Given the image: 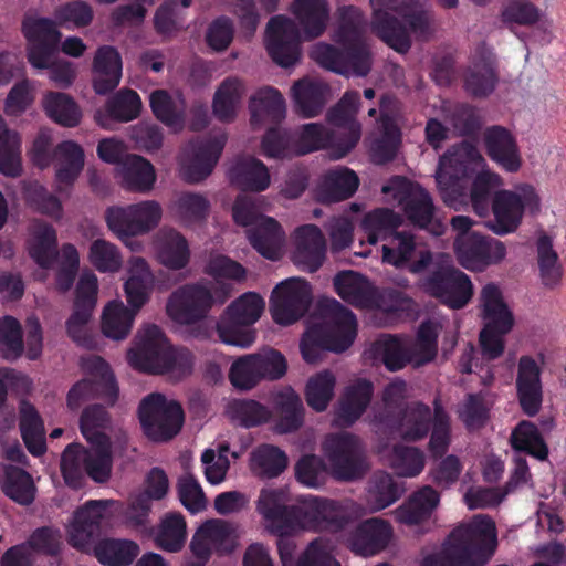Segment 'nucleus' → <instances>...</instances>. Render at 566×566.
Returning a JSON list of instances; mask_svg holds the SVG:
<instances>
[{
  "label": "nucleus",
  "instance_id": "4468645a",
  "mask_svg": "<svg viewBox=\"0 0 566 566\" xmlns=\"http://www.w3.org/2000/svg\"><path fill=\"white\" fill-rule=\"evenodd\" d=\"M163 210L155 200L123 207H111L106 210L105 220L108 229L122 241L144 234L156 228L161 219Z\"/></svg>",
  "mask_w": 566,
  "mask_h": 566
},
{
  "label": "nucleus",
  "instance_id": "bf43d9fd",
  "mask_svg": "<svg viewBox=\"0 0 566 566\" xmlns=\"http://www.w3.org/2000/svg\"><path fill=\"white\" fill-rule=\"evenodd\" d=\"M0 172L7 177H18L22 172L21 164V137L6 127L0 118Z\"/></svg>",
  "mask_w": 566,
  "mask_h": 566
},
{
  "label": "nucleus",
  "instance_id": "c9c22d12",
  "mask_svg": "<svg viewBox=\"0 0 566 566\" xmlns=\"http://www.w3.org/2000/svg\"><path fill=\"white\" fill-rule=\"evenodd\" d=\"M392 96L385 94L380 97L381 135L373 146V158L377 164H387L395 159L401 143V132L395 120L386 114Z\"/></svg>",
  "mask_w": 566,
  "mask_h": 566
},
{
  "label": "nucleus",
  "instance_id": "b1692460",
  "mask_svg": "<svg viewBox=\"0 0 566 566\" xmlns=\"http://www.w3.org/2000/svg\"><path fill=\"white\" fill-rule=\"evenodd\" d=\"M296 503L301 531L322 532L342 527L344 518L338 502L304 495Z\"/></svg>",
  "mask_w": 566,
  "mask_h": 566
},
{
  "label": "nucleus",
  "instance_id": "4d7b16f0",
  "mask_svg": "<svg viewBox=\"0 0 566 566\" xmlns=\"http://www.w3.org/2000/svg\"><path fill=\"white\" fill-rule=\"evenodd\" d=\"M355 117L352 112L340 107L338 103L327 112L326 118L331 125L347 129L346 135L337 140V159L350 153L360 139V125Z\"/></svg>",
  "mask_w": 566,
  "mask_h": 566
},
{
  "label": "nucleus",
  "instance_id": "6e6d98bb",
  "mask_svg": "<svg viewBox=\"0 0 566 566\" xmlns=\"http://www.w3.org/2000/svg\"><path fill=\"white\" fill-rule=\"evenodd\" d=\"M433 423L431 408L423 402H416L403 413L400 434L405 441L416 442L426 438Z\"/></svg>",
  "mask_w": 566,
  "mask_h": 566
},
{
  "label": "nucleus",
  "instance_id": "79ce46f5",
  "mask_svg": "<svg viewBox=\"0 0 566 566\" xmlns=\"http://www.w3.org/2000/svg\"><path fill=\"white\" fill-rule=\"evenodd\" d=\"M440 502V494L430 485L413 492L398 509V520L406 525H417L428 520Z\"/></svg>",
  "mask_w": 566,
  "mask_h": 566
},
{
  "label": "nucleus",
  "instance_id": "7c9ffc66",
  "mask_svg": "<svg viewBox=\"0 0 566 566\" xmlns=\"http://www.w3.org/2000/svg\"><path fill=\"white\" fill-rule=\"evenodd\" d=\"M480 317L484 328L511 332L515 324L513 312L504 301L502 291L494 283H488L481 290Z\"/></svg>",
  "mask_w": 566,
  "mask_h": 566
},
{
  "label": "nucleus",
  "instance_id": "864d4df0",
  "mask_svg": "<svg viewBox=\"0 0 566 566\" xmlns=\"http://www.w3.org/2000/svg\"><path fill=\"white\" fill-rule=\"evenodd\" d=\"M96 443H90L86 454L85 473L96 483L109 480L113 467L112 442L108 436H99Z\"/></svg>",
  "mask_w": 566,
  "mask_h": 566
},
{
  "label": "nucleus",
  "instance_id": "4c0bfd02",
  "mask_svg": "<svg viewBox=\"0 0 566 566\" xmlns=\"http://www.w3.org/2000/svg\"><path fill=\"white\" fill-rule=\"evenodd\" d=\"M232 185L244 191L260 192L270 185L266 166L254 157H241L229 169Z\"/></svg>",
  "mask_w": 566,
  "mask_h": 566
},
{
  "label": "nucleus",
  "instance_id": "a211bd4d",
  "mask_svg": "<svg viewBox=\"0 0 566 566\" xmlns=\"http://www.w3.org/2000/svg\"><path fill=\"white\" fill-rule=\"evenodd\" d=\"M98 283L94 273H83L75 290L74 310L66 321L67 335L77 345L90 348L93 339L87 331L97 302Z\"/></svg>",
  "mask_w": 566,
  "mask_h": 566
},
{
  "label": "nucleus",
  "instance_id": "473e14b6",
  "mask_svg": "<svg viewBox=\"0 0 566 566\" xmlns=\"http://www.w3.org/2000/svg\"><path fill=\"white\" fill-rule=\"evenodd\" d=\"M333 284L335 292L344 302L357 308L371 310L376 287L363 274L342 271L335 275Z\"/></svg>",
  "mask_w": 566,
  "mask_h": 566
},
{
  "label": "nucleus",
  "instance_id": "412c9836",
  "mask_svg": "<svg viewBox=\"0 0 566 566\" xmlns=\"http://www.w3.org/2000/svg\"><path fill=\"white\" fill-rule=\"evenodd\" d=\"M382 244V261L397 269L407 268L412 274H421L432 263V252L428 249H417L413 234L406 231H395Z\"/></svg>",
  "mask_w": 566,
  "mask_h": 566
},
{
  "label": "nucleus",
  "instance_id": "f704fd0d",
  "mask_svg": "<svg viewBox=\"0 0 566 566\" xmlns=\"http://www.w3.org/2000/svg\"><path fill=\"white\" fill-rule=\"evenodd\" d=\"M252 126L280 124L286 115L285 99L279 90L265 87L256 92L249 103Z\"/></svg>",
  "mask_w": 566,
  "mask_h": 566
},
{
  "label": "nucleus",
  "instance_id": "0eeeda50",
  "mask_svg": "<svg viewBox=\"0 0 566 566\" xmlns=\"http://www.w3.org/2000/svg\"><path fill=\"white\" fill-rule=\"evenodd\" d=\"M418 281L419 289L452 308H463L473 296L470 277L450 263L433 262Z\"/></svg>",
  "mask_w": 566,
  "mask_h": 566
},
{
  "label": "nucleus",
  "instance_id": "393cba45",
  "mask_svg": "<svg viewBox=\"0 0 566 566\" xmlns=\"http://www.w3.org/2000/svg\"><path fill=\"white\" fill-rule=\"evenodd\" d=\"M226 145V136L205 137L189 145L191 156L182 166V177L187 182L196 184L211 175Z\"/></svg>",
  "mask_w": 566,
  "mask_h": 566
},
{
  "label": "nucleus",
  "instance_id": "dca6fc26",
  "mask_svg": "<svg viewBox=\"0 0 566 566\" xmlns=\"http://www.w3.org/2000/svg\"><path fill=\"white\" fill-rule=\"evenodd\" d=\"M213 303V295L207 285L189 283L171 293L166 312L174 322L191 325L206 318Z\"/></svg>",
  "mask_w": 566,
  "mask_h": 566
},
{
  "label": "nucleus",
  "instance_id": "9d476101",
  "mask_svg": "<svg viewBox=\"0 0 566 566\" xmlns=\"http://www.w3.org/2000/svg\"><path fill=\"white\" fill-rule=\"evenodd\" d=\"M332 474L338 481H356L369 470L365 448L360 439L346 431L329 433L323 442Z\"/></svg>",
  "mask_w": 566,
  "mask_h": 566
},
{
  "label": "nucleus",
  "instance_id": "c85d7f7f",
  "mask_svg": "<svg viewBox=\"0 0 566 566\" xmlns=\"http://www.w3.org/2000/svg\"><path fill=\"white\" fill-rule=\"evenodd\" d=\"M258 511L268 522L269 531L276 535H294L301 532L297 503L285 505L273 491H262Z\"/></svg>",
  "mask_w": 566,
  "mask_h": 566
},
{
  "label": "nucleus",
  "instance_id": "6ab92c4d",
  "mask_svg": "<svg viewBox=\"0 0 566 566\" xmlns=\"http://www.w3.org/2000/svg\"><path fill=\"white\" fill-rule=\"evenodd\" d=\"M266 51L273 62L282 67L294 65L301 56V38L297 24L285 15L272 17L266 25Z\"/></svg>",
  "mask_w": 566,
  "mask_h": 566
},
{
  "label": "nucleus",
  "instance_id": "8fccbe9b",
  "mask_svg": "<svg viewBox=\"0 0 566 566\" xmlns=\"http://www.w3.org/2000/svg\"><path fill=\"white\" fill-rule=\"evenodd\" d=\"M2 492L20 505H30L35 499L36 488L32 475L24 469L9 465L1 480Z\"/></svg>",
  "mask_w": 566,
  "mask_h": 566
},
{
  "label": "nucleus",
  "instance_id": "1a4fd4ad",
  "mask_svg": "<svg viewBox=\"0 0 566 566\" xmlns=\"http://www.w3.org/2000/svg\"><path fill=\"white\" fill-rule=\"evenodd\" d=\"M138 419L149 440L167 442L180 432L185 413L178 401L168 400L160 392H151L139 402Z\"/></svg>",
  "mask_w": 566,
  "mask_h": 566
},
{
  "label": "nucleus",
  "instance_id": "20e7f679",
  "mask_svg": "<svg viewBox=\"0 0 566 566\" xmlns=\"http://www.w3.org/2000/svg\"><path fill=\"white\" fill-rule=\"evenodd\" d=\"M317 307L325 321L308 328L300 344L302 357L308 364L318 363L325 350H346L357 335L356 316L340 302L327 297Z\"/></svg>",
  "mask_w": 566,
  "mask_h": 566
},
{
  "label": "nucleus",
  "instance_id": "f8f14e48",
  "mask_svg": "<svg viewBox=\"0 0 566 566\" xmlns=\"http://www.w3.org/2000/svg\"><path fill=\"white\" fill-rule=\"evenodd\" d=\"M525 208L532 213L539 210V197L534 187L525 185L521 188V193L499 190L494 193L490 208L494 218L486 226L497 235L512 233L520 227Z\"/></svg>",
  "mask_w": 566,
  "mask_h": 566
},
{
  "label": "nucleus",
  "instance_id": "603ef678",
  "mask_svg": "<svg viewBox=\"0 0 566 566\" xmlns=\"http://www.w3.org/2000/svg\"><path fill=\"white\" fill-rule=\"evenodd\" d=\"M29 253L42 269H49L55 262L59 252L57 234L53 226L42 222L35 227Z\"/></svg>",
  "mask_w": 566,
  "mask_h": 566
},
{
  "label": "nucleus",
  "instance_id": "2eb2a0df",
  "mask_svg": "<svg viewBox=\"0 0 566 566\" xmlns=\"http://www.w3.org/2000/svg\"><path fill=\"white\" fill-rule=\"evenodd\" d=\"M311 303V284L301 277L286 279L277 284L271 294L272 318L279 325H291L305 315Z\"/></svg>",
  "mask_w": 566,
  "mask_h": 566
},
{
  "label": "nucleus",
  "instance_id": "9b49d317",
  "mask_svg": "<svg viewBox=\"0 0 566 566\" xmlns=\"http://www.w3.org/2000/svg\"><path fill=\"white\" fill-rule=\"evenodd\" d=\"M83 368L88 378L77 381L69 390L67 407L76 410L84 401L95 398L113 406L118 398L119 389L108 363L99 356H93L83 361Z\"/></svg>",
  "mask_w": 566,
  "mask_h": 566
},
{
  "label": "nucleus",
  "instance_id": "680f3d73",
  "mask_svg": "<svg viewBox=\"0 0 566 566\" xmlns=\"http://www.w3.org/2000/svg\"><path fill=\"white\" fill-rule=\"evenodd\" d=\"M187 525L182 514L168 513L161 520L155 536L156 545L170 553L179 552L186 542Z\"/></svg>",
  "mask_w": 566,
  "mask_h": 566
},
{
  "label": "nucleus",
  "instance_id": "09e8293b",
  "mask_svg": "<svg viewBox=\"0 0 566 566\" xmlns=\"http://www.w3.org/2000/svg\"><path fill=\"white\" fill-rule=\"evenodd\" d=\"M401 224V217L390 208H376L365 214L360 227L369 244L386 240Z\"/></svg>",
  "mask_w": 566,
  "mask_h": 566
},
{
  "label": "nucleus",
  "instance_id": "bb28decb",
  "mask_svg": "<svg viewBox=\"0 0 566 566\" xmlns=\"http://www.w3.org/2000/svg\"><path fill=\"white\" fill-rule=\"evenodd\" d=\"M392 536L389 522L371 517L359 523L348 535L347 546L363 557L374 556L384 551Z\"/></svg>",
  "mask_w": 566,
  "mask_h": 566
},
{
  "label": "nucleus",
  "instance_id": "69168bd1",
  "mask_svg": "<svg viewBox=\"0 0 566 566\" xmlns=\"http://www.w3.org/2000/svg\"><path fill=\"white\" fill-rule=\"evenodd\" d=\"M287 455L280 448L272 444L258 447L251 455V465L260 476L276 478L287 468Z\"/></svg>",
  "mask_w": 566,
  "mask_h": 566
},
{
  "label": "nucleus",
  "instance_id": "f03ea898",
  "mask_svg": "<svg viewBox=\"0 0 566 566\" xmlns=\"http://www.w3.org/2000/svg\"><path fill=\"white\" fill-rule=\"evenodd\" d=\"M370 4L373 32L398 53L410 50V33L420 41H428L434 32L431 14L418 8L415 0H370Z\"/></svg>",
  "mask_w": 566,
  "mask_h": 566
},
{
  "label": "nucleus",
  "instance_id": "ddd939ff",
  "mask_svg": "<svg viewBox=\"0 0 566 566\" xmlns=\"http://www.w3.org/2000/svg\"><path fill=\"white\" fill-rule=\"evenodd\" d=\"M338 44L340 48L318 43L311 56L322 67L332 72L366 76L371 70V54L364 39Z\"/></svg>",
  "mask_w": 566,
  "mask_h": 566
},
{
  "label": "nucleus",
  "instance_id": "5fc2aeb1",
  "mask_svg": "<svg viewBox=\"0 0 566 566\" xmlns=\"http://www.w3.org/2000/svg\"><path fill=\"white\" fill-rule=\"evenodd\" d=\"M158 256L168 269L181 270L186 268L190 259L187 240L176 230L163 232L158 242Z\"/></svg>",
  "mask_w": 566,
  "mask_h": 566
},
{
  "label": "nucleus",
  "instance_id": "5701e85b",
  "mask_svg": "<svg viewBox=\"0 0 566 566\" xmlns=\"http://www.w3.org/2000/svg\"><path fill=\"white\" fill-rule=\"evenodd\" d=\"M499 83L496 56L486 43H479L471 64L464 71L463 87L475 98L490 96Z\"/></svg>",
  "mask_w": 566,
  "mask_h": 566
},
{
  "label": "nucleus",
  "instance_id": "e2e57ef3",
  "mask_svg": "<svg viewBox=\"0 0 566 566\" xmlns=\"http://www.w3.org/2000/svg\"><path fill=\"white\" fill-rule=\"evenodd\" d=\"M48 116L64 127H75L81 120V111L75 101L65 93L49 92L43 101Z\"/></svg>",
  "mask_w": 566,
  "mask_h": 566
},
{
  "label": "nucleus",
  "instance_id": "de8ad7c7",
  "mask_svg": "<svg viewBox=\"0 0 566 566\" xmlns=\"http://www.w3.org/2000/svg\"><path fill=\"white\" fill-rule=\"evenodd\" d=\"M283 232L280 223L271 218H262L254 228L248 231L250 244L264 258L275 261L279 259Z\"/></svg>",
  "mask_w": 566,
  "mask_h": 566
},
{
  "label": "nucleus",
  "instance_id": "39448f33",
  "mask_svg": "<svg viewBox=\"0 0 566 566\" xmlns=\"http://www.w3.org/2000/svg\"><path fill=\"white\" fill-rule=\"evenodd\" d=\"M130 366L148 374H174L178 378L189 376L193 369V355L187 348L170 345L161 328L148 325L136 347L128 352Z\"/></svg>",
  "mask_w": 566,
  "mask_h": 566
},
{
  "label": "nucleus",
  "instance_id": "37998d69",
  "mask_svg": "<svg viewBox=\"0 0 566 566\" xmlns=\"http://www.w3.org/2000/svg\"><path fill=\"white\" fill-rule=\"evenodd\" d=\"M155 117L174 132H180L186 124V103L175 98L165 90H156L149 96Z\"/></svg>",
  "mask_w": 566,
  "mask_h": 566
},
{
  "label": "nucleus",
  "instance_id": "7ed1b4c3",
  "mask_svg": "<svg viewBox=\"0 0 566 566\" xmlns=\"http://www.w3.org/2000/svg\"><path fill=\"white\" fill-rule=\"evenodd\" d=\"M497 546L496 527L488 515H476L455 527L440 552L426 556L421 566H484Z\"/></svg>",
  "mask_w": 566,
  "mask_h": 566
},
{
  "label": "nucleus",
  "instance_id": "0e129e2a",
  "mask_svg": "<svg viewBox=\"0 0 566 566\" xmlns=\"http://www.w3.org/2000/svg\"><path fill=\"white\" fill-rule=\"evenodd\" d=\"M87 448L80 443H70L61 457V473L65 484L78 490L84 484Z\"/></svg>",
  "mask_w": 566,
  "mask_h": 566
},
{
  "label": "nucleus",
  "instance_id": "a18cd8bd",
  "mask_svg": "<svg viewBox=\"0 0 566 566\" xmlns=\"http://www.w3.org/2000/svg\"><path fill=\"white\" fill-rule=\"evenodd\" d=\"M122 178L125 189L134 192H149L156 181L155 168L149 160L139 155H127L122 165Z\"/></svg>",
  "mask_w": 566,
  "mask_h": 566
},
{
  "label": "nucleus",
  "instance_id": "c03bdc74",
  "mask_svg": "<svg viewBox=\"0 0 566 566\" xmlns=\"http://www.w3.org/2000/svg\"><path fill=\"white\" fill-rule=\"evenodd\" d=\"M244 91V84L238 77H227L220 83L212 101V112L218 120L222 123L234 120Z\"/></svg>",
  "mask_w": 566,
  "mask_h": 566
},
{
  "label": "nucleus",
  "instance_id": "13d9d810",
  "mask_svg": "<svg viewBox=\"0 0 566 566\" xmlns=\"http://www.w3.org/2000/svg\"><path fill=\"white\" fill-rule=\"evenodd\" d=\"M501 186V177L489 170L479 172L471 186L470 199L473 211L479 217H488L492 205V198Z\"/></svg>",
  "mask_w": 566,
  "mask_h": 566
},
{
  "label": "nucleus",
  "instance_id": "a878e982",
  "mask_svg": "<svg viewBox=\"0 0 566 566\" xmlns=\"http://www.w3.org/2000/svg\"><path fill=\"white\" fill-rule=\"evenodd\" d=\"M542 369L531 356H522L517 365L516 396L524 415L536 416L543 403Z\"/></svg>",
  "mask_w": 566,
  "mask_h": 566
},
{
  "label": "nucleus",
  "instance_id": "e433bc0d",
  "mask_svg": "<svg viewBox=\"0 0 566 566\" xmlns=\"http://www.w3.org/2000/svg\"><path fill=\"white\" fill-rule=\"evenodd\" d=\"M329 11L327 0H294L292 3V12L306 40L316 39L324 33Z\"/></svg>",
  "mask_w": 566,
  "mask_h": 566
},
{
  "label": "nucleus",
  "instance_id": "774afa93",
  "mask_svg": "<svg viewBox=\"0 0 566 566\" xmlns=\"http://www.w3.org/2000/svg\"><path fill=\"white\" fill-rule=\"evenodd\" d=\"M366 19L361 10L355 6H342L337 9V28L334 41L338 43L364 39Z\"/></svg>",
  "mask_w": 566,
  "mask_h": 566
},
{
  "label": "nucleus",
  "instance_id": "72a5a7b5",
  "mask_svg": "<svg viewBox=\"0 0 566 566\" xmlns=\"http://www.w3.org/2000/svg\"><path fill=\"white\" fill-rule=\"evenodd\" d=\"M408 220L434 235L442 233V224L434 220V205L430 193L422 187L411 189L402 199Z\"/></svg>",
  "mask_w": 566,
  "mask_h": 566
},
{
  "label": "nucleus",
  "instance_id": "58836bf2",
  "mask_svg": "<svg viewBox=\"0 0 566 566\" xmlns=\"http://www.w3.org/2000/svg\"><path fill=\"white\" fill-rule=\"evenodd\" d=\"M374 395L370 380L359 378L345 388L339 401L338 418L346 426L355 423L368 408Z\"/></svg>",
  "mask_w": 566,
  "mask_h": 566
},
{
  "label": "nucleus",
  "instance_id": "49530a36",
  "mask_svg": "<svg viewBox=\"0 0 566 566\" xmlns=\"http://www.w3.org/2000/svg\"><path fill=\"white\" fill-rule=\"evenodd\" d=\"M359 179L348 168L329 170L324 175L319 197L325 202H338L350 198L357 190Z\"/></svg>",
  "mask_w": 566,
  "mask_h": 566
},
{
  "label": "nucleus",
  "instance_id": "423d86ee",
  "mask_svg": "<svg viewBox=\"0 0 566 566\" xmlns=\"http://www.w3.org/2000/svg\"><path fill=\"white\" fill-rule=\"evenodd\" d=\"M132 274L124 284L127 303L132 308L126 307L122 302H109L102 315V332L112 339H125L133 327L136 313L147 303L148 295V264L143 258H135L132 262Z\"/></svg>",
  "mask_w": 566,
  "mask_h": 566
},
{
  "label": "nucleus",
  "instance_id": "aec40b11",
  "mask_svg": "<svg viewBox=\"0 0 566 566\" xmlns=\"http://www.w3.org/2000/svg\"><path fill=\"white\" fill-rule=\"evenodd\" d=\"M22 32L25 39L32 44L28 60L30 64L40 70L49 65L59 50L61 32L56 24L49 18L25 17L22 21Z\"/></svg>",
  "mask_w": 566,
  "mask_h": 566
},
{
  "label": "nucleus",
  "instance_id": "338daca9",
  "mask_svg": "<svg viewBox=\"0 0 566 566\" xmlns=\"http://www.w3.org/2000/svg\"><path fill=\"white\" fill-rule=\"evenodd\" d=\"M375 352L381 357L385 367L398 371L417 358L410 347H405L398 336L386 335L374 345Z\"/></svg>",
  "mask_w": 566,
  "mask_h": 566
},
{
  "label": "nucleus",
  "instance_id": "6e6552de",
  "mask_svg": "<svg viewBox=\"0 0 566 566\" xmlns=\"http://www.w3.org/2000/svg\"><path fill=\"white\" fill-rule=\"evenodd\" d=\"M264 310L263 298L247 292L233 301L217 323V332L224 344L241 348L250 347L256 337L251 326L260 318Z\"/></svg>",
  "mask_w": 566,
  "mask_h": 566
},
{
  "label": "nucleus",
  "instance_id": "a19ab883",
  "mask_svg": "<svg viewBox=\"0 0 566 566\" xmlns=\"http://www.w3.org/2000/svg\"><path fill=\"white\" fill-rule=\"evenodd\" d=\"M277 415L274 429L277 433L297 431L304 422V406L301 397L292 389L280 391L273 402Z\"/></svg>",
  "mask_w": 566,
  "mask_h": 566
},
{
  "label": "nucleus",
  "instance_id": "f3484780",
  "mask_svg": "<svg viewBox=\"0 0 566 566\" xmlns=\"http://www.w3.org/2000/svg\"><path fill=\"white\" fill-rule=\"evenodd\" d=\"M454 252L459 263L470 271H483L505 258V245L478 232L460 233L454 240Z\"/></svg>",
  "mask_w": 566,
  "mask_h": 566
},
{
  "label": "nucleus",
  "instance_id": "2f4dec72",
  "mask_svg": "<svg viewBox=\"0 0 566 566\" xmlns=\"http://www.w3.org/2000/svg\"><path fill=\"white\" fill-rule=\"evenodd\" d=\"M123 62L116 48L99 46L94 55L92 73L93 87L96 94L106 95L113 92L122 78Z\"/></svg>",
  "mask_w": 566,
  "mask_h": 566
},
{
  "label": "nucleus",
  "instance_id": "cd10ccee",
  "mask_svg": "<svg viewBox=\"0 0 566 566\" xmlns=\"http://www.w3.org/2000/svg\"><path fill=\"white\" fill-rule=\"evenodd\" d=\"M326 256V240L315 224H303L295 230V250L293 263L310 273L316 272Z\"/></svg>",
  "mask_w": 566,
  "mask_h": 566
},
{
  "label": "nucleus",
  "instance_id": "4be33fe9",
  "mask_svg": "<svg viewBox=\"0 0 566 566\" xmlns=\"http://www.w3.org/2000/svg\"><path fill=\"white\" fill-rule=\"evenodd\" d=\"M471 172V164L462 158L460 151L448 150L441 156L436 171V182L447 206L452 207L463 201L467 180Z\"/></svg>",
  "mask_w": 566,
  "mask_h": 566
},
{
  "label": "nucleus",
  "instance_id": "c756f323",
  "mask_svg": "<svg viewBox=\"0 0 566 566\" xmlns=\"http://www.w3.org/2000/svg\"><path fill=\"white\" fill-rule=\"evenodd\" d=\"M486 155L509 172H516L522 158L515 137L502 126L488 127L483 134Z\"/></svg>",
  "mask_w": 566,
  "mask_h": 566
},
{
  "label": "nucleus",
  "instance_id": "f257e3e1",
  "mask_svg": "<svg viewBox=\"0 0 566 566\" xmlns=\"http://www.w3.org/2000/svg\"><path fill=\"white\" fill-rule=\"evenodd\" d=\"M116 502L91 500L74 513L69 530V544L82 552L93 548L97 560L104 566H129L140 553L139 545L132 539L103 538L102 533L106 510Z\"/></svg>",
  "mask_w": 566,
  "mask_h": 566
},
{
  "label": "nucleus",
  "instance_id": "ea45409f",
  "mask_svg": "<svg viewBox=\"0 0 566 566\" xmlns=\"http://www.w3.org/2000/svg\"><path fill=\"white\" fill-rule=\"evenodd\" d=\"M292 92L297 114L312 118L324 109L329 87L322 81L302 78L293 85Z\"/></svg>",
  "mask_w": 566,
  "mask_h": 566
},
{
  "label": "nucleus",
  "instance_id": "3c124183",
  "mask_svg": "<svg viewBox=\"0 0 566 566\" xmlns=\"http://www.w3.org/2000/svg\"><path fill=\"white\" fill-rule=\"evenodd\" d=\"M510 443L515 452L530 454L544 461L548 457V447L538 428L531 421H521L510 437Z\"/></svg>",
  "mask_w": 566,
  "mask_h": 566
},
{
  "label": "nucleus",
  "instance_id": "052dcab7",
  "mask_svg": "<svg viewBox=\"0 0 566 566\" xmlns=\"http://www.w3.org/2000/svg\"><path fill=\"white\" fill-rule=\"evenodd\" d=\"M19 426L28 451L34 457L42 455L46 451L44 426L33 406L22 408Z\"/></svg>",
  "mask_w": 566,
  "mask_h": 566
}]
</instances>
